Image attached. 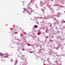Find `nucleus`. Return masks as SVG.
<instances>
[{
	"instance_id": "9b49d317",
	"label": "nucleus",
	"mask_w": 65,
	"mask_h": 65,
	"mask_svg": "<svg viewBox=\"0 0 65 65\" xmlns=\"http://www.w3.org/2000/svg\"><path fill=\"white\" fill-rule=\"evenodd\" d=\"M48 38V37H46V38Z\"/></svg>"
},
{
	"instance_id": "a211bd4d",
	"label": "nucleus",
	"mask_w": 65,
	"mask_h": 65,
	"mask_svg": "<svg viewBox=\"0 0 65 65\" xmlns=\"http://www.w3.org/2000/svg\"><path fill=\"white\" fill-rule=\"evenodd\" d=\"M28 13H29L28 12Z\"/></svg>"
},
{
	"instance_id": "0eeeda50",
	"label": "nucleus",
	"mask_w": 65,
	"mask_h": 65,
	"mask_svg": "<svg viewBox=\"0 0 65 65\" xmlns=\"http://www.w3.org/2000/svg\"><path fill=\"white\" fill-rule=\"evenodd\" d=\"M50 41H52V42H53V40H50Z\"/></svg>"
},
{
	"instance_id": "f3484780",
	"label": "nucleus",
	"mask_w": 65,
	"mask_h": 65,
	"mask_svg": "<svg viewBox=\"0 0 65 65\" xmlns=\"http://www.w3.org/2000/svg\"><path fill=\"white\" fill-rule=\"evenodd\" d=\"M24 9H25V8H24Z\"/></svg>"
},
{
	"instance_id": "39448f33",
	"label": "nucleus",
	"mask_w": 65,
	"mask_h": 65,
	"mask_svg": "<svg viewBox=\"0 0 65 65\" xmlns=\"http://www.w3.org/2000/svg\"><path fill=\"white\" fill-rule=\"evenodd\" d=\"M27 45H28V46H30V44H29V43H28V44H27Z\"/></svg>"
},
{
	"instance_id": "4468645a",
	"label": "nucleus",
	"mask_w": 65,
	"mask_h": 65,
	"mask_svg": "<svg viewBox=\"0 0 65 65\" xmlns=\"http://www.w3.org/2000/svg\"><path fill=\"white\" fill-rule=\"evenodd\" d=\"M57 22V23H58V22Z\"/></svg>"
},
{
	"instance_id": "9d476101",
	"label": "nucleus",
	"mask_w": 65,
	"mask_h": 65,
	"mask_svg": "<svg viewBox=\"0 0 65 65\" xmlns=\"http://www.w3.org/2000/svg\"><path fill=\"white\" fill-rule=\"evenodd\" d=\"M11 61H13L12 59H11Z\"/></svg>"
},
{
	"instance_id": "7ed1b4c3",
	"label": "nucleus",
	"mask_w": 65,
	"mask_h": 65,
	"mask_svg": "<svg viewBox=\"0 0 65 65\" xmlns=\"http://www.w3.org/2000/svg\"><path fill=\"white\" fill-rule=\"evenodd\" d=\"M47 30H48L47 29H46V33H47Z\"/></svg>"
},
{
	"instance_id": "20e7f679",
	"label": "nucleus",
	"mask_w": 65,
	"mask_h": 65,
	"mask_svg": "<svg viewBox=\"0 0 65 65\" xmlns=\"http://www.w3.org/2000/svg\"><path fill=\"white\" fill-rule=\"evenodd\" d=\"M15 62L17 63H18V60H16L15 61Z\"/></svg>"
},
{
	"instance_id": "2eb2a0df",
	"label": "nucleus",
	"mask_w": 65,
	"mask_h": 65,
	"mask_svg": "<svg viewBox=\"0 0 65 65\" xmlns=\"http://www.w3.org/2000/svg\"><path fill=\"white\" fill-rule=\"evenodd\" d=\"M64 23H65V21H64Z\"/></svg>"
},
{
	"instance_id": "6e6552de",
	"label": "nucleus",
	"mask_w": 65,
	"mask_h": 65,
	"mask_svg": "<svg viewBox=\"0 0 65 65\" xmlns=\"http://www.w3.org/2000/svg\"><path fill=\"white\" fill-rule=\"evenodd\" d=\"M56 50H58V47H56Z\"/></svg>"
},
{
	"instance_id": "1a4fd4ad",
	"label": "nucleus",
	"mask_w": 65,
	"mask_h": 65,
	"mask_svg": "<svg viewBox=\"0 0 65 65\" xmlns=\"http://www.w3.org/2000/svg\"><path fill=\"white\" fill-rule=\"evenodd\" d=\"M30 53H32V52L31 51V52H30Z\"/></svg>"
},
{
	"instance_id": "f8f14e48",
	"label": "nucleus",
	"mask_w": 65,
	"mask_h": 65,
	"mask_svg": "<svg viewBox=\"0 0 65 65\" xmlns=\"http://www.w3.org/2000/svg\"><path fill=\"white\" fill-rule=\"evenodd\" d=\"M7 55H8V54H6Z\"/></svg>"
},
{
	"instance_id": "f257e3e1",
	"label": "nucleus",
	"mask_w": 65,
	"mask_h": 65,
	"mask_svg": "<svg viewBox=\"0 0 65 65\" xmlns=\"http://www.w3.org/2000/svg\"><path fill=\"white\" fill-rule=\"evenodd\" d=\"M34 26L36 28H37V26L36 25H35Z\"/></svg>"
},
{
	"instance_id": "ddd939ff",
	"label": "nucleus",
	"mask_w": 65,
	"mask_h": 65,
	"mask_svg": "<svg viewBox=\"0 0 65 65\" xmlns=\"http://www.w3.org/2000/svg\"><path fill=\"white\" fill-rule=\"evenodd\" d=\"M29 14H31V13H30Z\"/></svg>"
},
{
	"instance_id": "f03ea898",
	"label": "nucleus",
	"mask_w": 65,
	"mask_h": 65,
	"mask_svg": "<svg viewBox=\"0 0 65 65\" xmlns=\"http://www.w3.org/2000/svg\"><path fill=\"white\" fill-rule=\"evenodd\" d=\"M38 35H40V32H39L38 34Z\"/></svg>"
},
{
	"instance_id": "423d86ee",
	"label": "nucleus",
	"mask_w": 65,
	"mask_h": 65,
	"mask_svg": "<svg viewBox=\"0 0 65 65\" xmlns=\"http://www.w3.org/2000/svg\"><path fill=\"white\" fill-rule=\"evenodd\" d=\"M55 62L56 63H57V62H58V61H55Z\"/></svg>"
},
{
	"instance_id": "dca6fc26",
	"label": "nucleus",
	"mask_w": 65,
	"mask_h": 65,
	"mask_svg": "<svg viewBox=\"0 0 65 65\" xmlns=\"http://www.w3.org/2000/svg\"><path fill=\"white\" fill-rule=\"evenodd\" d=\"M57 17H59V16L58 15V16H57Z\"/></svg>"
}]
</instances>
